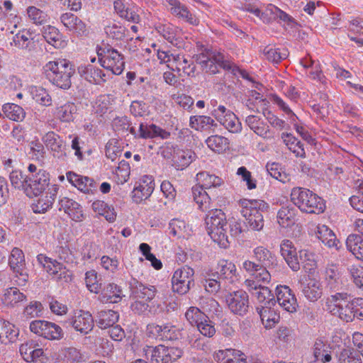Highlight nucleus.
<instances>
[{"mask_svg": "<svg viewBox=\"0 0 363 363\" xmlns=\"http://www.w3.org/2000/svg\"><path fill=\"white\" fill-rule=\"evenodd\" d=\"M154 189L155 182L152 177L145 175L138 186H135L132 191L133 201L136 203H140L151 196Z\"/></svg>", "mask_w": 363, "mask_h": 363, "instance_id": "obj_17", "label": "nucleus"}, {"mask_svg": "<svg viewBox=\"0 0 363 363\" xmlns=\"http://www.w3.org/2000/svg\"><path fill=\"white\" fill-rule=\"evenodd\" d=\"M116 174L118 177V182L124 184L128 181L130 176V164L128 162L122 160L119 162L118 166L116 169Z\"/></svg>", "mask_w": 363, "mask_h": 363, "instance_id": "obj_61", "label": "nucleus"}, {"mask_svg": "<svg viewBox=\"0 0 363 363\" xmlns=\"http://www.w3.org/2000/svg\"><path fill=\"white\" fill-rule=\"evenodd\" d=\"M85 282L88 289L93 293L97 294L100 289L101 284L97 280V273L94 270H90L85 274Z\"/></svg>", "mask_w": 363, "mask_h": 363, "instance_id": "obj_60", "label": "nucleus"}, {"mask_svg": "<svg viewBox=\"0 0 363 363\" xmlns=\"http://www.w3.org/2000/svg\"><path fill=\"white\" fill-rule=\"evenodd\" d=\"M129 288L133 297L145 299L147 302L151 301L157 294L154 286L143 284L134 278L129 281Z\"/></svg>", "mask_w": 363, "mask_h": 363, "instance_id": "obj_18", "label": "nucleus"}, {"mask_svg": "<svg viewBox=\"0 0 363 363\" xmlns=\"http://www.w3.org/2000/svg\"><path fill=\"white\" fill-rule=\"evenodd\" d=\"M325 288L330 291H336L342 285L338 267L335 264L328 265L325 271Z\"/></svg>", "mask_w": 363, "mask_h": 363, "instance_id": "obj_32", "label": "nucleus"}, {"mask_svg": "<svg viewBox=\"0 0 363 363\" xmlns=\"http://www.w3.org/2000/svg\"><path fill=\"white\" fill-rule=\"evenodd\" d=\"M27 13L33 23L41 25L47 21L48 15L35 6H29Z\"/></svg>", "mask_w": 363, "mask_h": 363, "instance_id": "obj_59", "label": "nucleus"}, {"mask_svg": "<svg viewBox=\"0 0 363 363\" xmlns=\"http://www.w3.org/2000/svg\"><path fill=\"white\" fill-rule=\"evenodd\" d=\"M276 301H268V306H258L256 311L259 315L262 324L266 328H272L279 320V314L272 308Z\"/></svg>", "mask_w": 363, "mask_h": 363, "instance_id": "obj_19", "label": "nucleus"}, {"mask_svg": "<svg viewBox=\"0 0 363 363\" xmlns=\"http://www.w3.org/2000/svg\"><path fill=\"white\" fill-rule=\"evenodd\" d=\"M359 352L346 348L343 349L338 355L340 363H362Z\"/></svg>", "mask_w": 363, "mask_h": 363, "instance_id": "obj_54", "label": "nucleus"}, {"mask_svg": "<svg viewBox=\"0 0 363 363\" xmlns=\"http://www.w3.org/2000/svg\"><path fill=\"white\" fill-rule=\"evenodd\" d=\"M257 301L260 303H263L262 306H268V301H276L274 298L269 289L267 286H261L257 291L252 292Z\"/></svg>", "mask_w": 363, "mask_h": 363, "instance_id": "obj_58", "label": "nucleus"}, {"mask_svg": "<svg viewBox=\"0 0 363 363\" xmlns=\"http://www.w3.org/2000/svg\"><path fill=\"white\" fill-rule=\"evenodd\" d=\"M140 137L143 138H160L167 139L170 137V133L155 125H144L140 123L139 127Z\"/></svg>", "mask_w": 363, "mask_h": 363, "instance_id": "obj_35", "label": "nucleus"}, {"mask_svg": "<svg viewBox=\"0 0 363 363\" xmlns=\"http://www.w3.org/2000/svg\"><path fill=\"white\" fill-rule=\"evenodd\" d=\"M9 179L13 187L21 189L25 192V188L28 185L27 175H25L22 171L15 169L10 172Z\"/></svg>", "mask_w": 363, "mask_h": 363, "instance_id": "obj_53", "label": "nucleus"}, {"mask_svg": "<svg viewBox=\"0 0 363 363\" xmlns=\"http://www.w3.org/2000/svg\"><path fill=\"white\" fill-rule=\"evenodd\" d=\"M245 122L250 130L257 135L264 139H272L274 138V132L259 116L249 115L246 116Z\"/></svg>", "mask_w": 363, "mask_h": 363, "instance_id": "obj_21", "label": "nucleus"}, {"mask_svg": "<svg viewBox=\"0 0 363 363\" xmlns=\"http://www.w3.org/2000/svg\"><path fill=\"white\" fill-rule=\"evenodd\" d=\"M206 143L211 150L217 153H223L229 150V140L222 135H211L206 140Z\"/></svg>", "mask_w": 363, "mask_h": 363, "instance_id": "obj_40", "label": "nucleus"}, {"mask_svg": "<svg viewBox=\"0 0 363 363\" xmlns=\"http://www.w3.org/2000/svg\"><path fill=\"white\" fill-rule=\"evenodd\" d=\"M113 126L116 131L128 132L135 135V130L130 127V122L127 116H118L113 121Z\"/></svg>", "mask_w": 363, "mask_h": 363, "instance_id": "obj_56", "label": "nucleus"}, {"mask_svg": "<svg viewBox=\"0 0 363 363\" xmlns=\"http://www.w3.org/2000/svg\"><path fill=\"white\" fill-rule=\"evenodd\" d=\"M290 198L294 205L303 213L320 214L325 209L324 200L308 189L294 187Z\"/></svg>", "mask_w": 363, "mask_h": 363, "instance_id": "obj_3", "label": "nucleus"}, {"mask_svg": "<svg viewBox=\"0 0 363 363\" xmlns=\"http://www.w3.org/2000/svg\"><path fill=\"white\" fill-rule=\"evenodd\" d=\"M173 14L184 19L192 26H198L199 24V19L194 14L191 13L185 5L175 8L173 10Z\"/></svg>", "mask_w": 363, "mask_h": 363, "instance_id": "obj_55", "label": "nucleus"}, {"mask_svg": "<svg viewBox=\"0 0 363 363\" xmlns=\"http://www.w3.org/2000/svg\"><path fill=\"white\" fill-rule=\"evenodd\" d=\"M196 157L194 152L191 150L174 147L172 154L173 166L178 170L184 169L196 159Z\"/></svg>", "mask_w": 363, "mask_h": 363, "instance_id": "obj_26", "label": "nucleus"}, {"mask_svg": "<svg viewBox=\"0 0 363 363\" xmlns=\"http://www.w3.org/2000/svg\"><path fill=\"white\" fill-rule=\"evenodd\" d=\"M66 175L67 180L72 185L84 193H89L96 188L94 181L88 177H84L73 172H68Z\"/></svg>", "mask_w": 363, "mask_h": 363, "instance_id": "obj_29", "label": "nucleus"}, {"mask_svg": "<svg viewBox=\"0 0 363 363\" xmlns=\"http://www.w3.org/2000/svg\"><path fill=\"white\" fill-rule=\"evenodd\" d=\"M38 175L27 177L28 185L25 188V194L32 198L38 196L49 186L50 175L46 171H40Z\"/></svg>", "mask_w": 363, "mask_h": 363, "instance_id": "obj_13", "label": "nucleus"}, {"mask_svg": "<svg viewBox=\"0 0 363 363\" xmlns=\"http://www.w3.org/2000/svg\"><path fill=\"white\" fill-rule=\"evenodd\" d=\"M313 355L316 361L329 363L332 360V347L323 337L315 339L312 347Z\"/></svg>", "mask_w": 363, "mask_h": 363, "instance_id": "obj_24", "label": "nucleus"}, {"mask_svg": "<svg viewBox=\"0 0 363 363\" xmlns=\"http://www.w3.org/2000/svg\"><path fill=\"white\" fill-rule=\"evenodd\" d=\"M189 125L191 128L196 130H204L208 126L216 127L215 121L208 116H194L190 117Z\"/></svg>", "mask_w": 363, "mask_h": 363, "instance_id": "obj_50", "label": "nucleus"}, {"mask_svg": "<svg viewBox=\"0 0 363 363\" xmlns=\"http://www.w3.org/2000/svg\"><path fill=\"white\" fill-rule=\"evenodd\" d=\"M60 357L65 363H79L83 361L84 356L74 347H67L61 350Z\"/></svg>", "mask_w": 363, "mask_h": 363, "instance_id": "obj_52", "label": "nucleus"}, {"mask_svg": "<svg viewBox=\"0 0 363 363\" xmlns=\"http://www.w3.org/2000/svg\"><path fill=\"white\" fill-rule=\"evenodd\" d=\"M205 224L211 239L220 247L227 248L229 241L226 235V216L223 211L218 208L208 210L205 218Z\"/></svg>", "mask_w": 363, "mask_h": 363, "instance_id": "obj_4", "label": "nucleus"}, {"mask_svg": "<svg viewBox=\"0 0 363 363\" xmlns=\"http://www.w3.org/2000/svg\"><path fill=\"white\" fill-rule=\"evenodd\" d=\"M183 354V350L178 347H167L159 345L147 346L145 355L150 363H173Z\"/></svg>", "mask_w": 363, "mask_h": 363, "instance_id": "obj_7", "label": "nucleus"}, {"mask_svg": "<svg viewBox=\"0 0 363 363\" xmlns=\"http://www.w3.org/2000/svg\"><path fill=\"white\" fill-rule=\"evenodd\" d=\"M77 70L79 75L90 83L100 84L106 80L104 71L93 65H80Z\"/></svg>", "mask_w": 363, "mask_h": 363, "instance_id": "obj_23", "label": "nucleus"}, {"mask_svg": "<svg viewBox=\"0 0 363 363\" xmlns=\"http://www.w3.org/2000/svg\"><path fill=\"white\" fill-rule=\"evenodd\" d=\"M29 93L37 103L45 106L52 104V98L43 87L31 86L29 87Z\"/></svg>", "mask_w": 363, "mask_h": 363, "instance_id": "obj_45", "label": "nucleus"}, {"mask_svg": "<svg viewBox=\"0 0 363 363\" xmlns=\"http://www.w3.org/2000/svg\"><path fill=\"white\" fill-rule=\"evenodd\" d=\"M255 257L260 265L267 266L269 269L274 268L277 265L275 255L268 249L259 246L253 250Z\"/></svg>", "mask_w": 363, "mask_h": 363, "instance_id": "obj_38", "label": "nucleus"}, {"mask_svg": "<svg viewBox=\"0 0 363 363\" xmlns=\"http://www.w3.org/2000/svg\"><path fill=\"white\" fill-rule=\"evenodd\" d=\"M26 299V296L18 288L11 287L4 294L3 301L6 305L13 306Z\"/></svg>", "mask_w": 363, "mask_h": 363, "instance_id": "obj_49", "label": "nucleus"}, {"mask_svg": "<svg viewBox=\"0 0 363 363\" xmlns=\"http://www.w3.org/2000/svg\"><path fill=\"white\" fill-rule=\"evenodd\" d=\"M157 32L169 43L181 47L183 41L180 37L181 30L171 23L160 24L156 27Z\"/></svg>", "mask_w": 363, "mask_h": 363, "instance_id": "obj_28", "label": "nucleus"}, {"mask_svg": "<svg viewBox=\"0 0 363 363\" xmlns=\"http://www.w3.org/2000/svg\"><path fill=\"white\" fill-rule=\"evenodd\" d=\"M263 54L269 61L279 63L288 57L289 51L286 48H276L268 45L264 48Z\"/></svg>", "mask_w": 363, "mask_h": 363, "instance_id": "obj_44", "label": "nucleus"}, {"mask_svg": "<svg viewBox=\"0 0 363 363\" xmlns=\"http://www.w3.org/2000/svg\"><path fill=\"white\" fill-rule=\"evenodd\" d=\"M182 330L171 323L163 325L162 340H175L182 337Z\"/></svg>", "mask_w": 363, "mask_h": 363, "instance_id": "obj_57", "label": "nucleus"}, {"mask_svg": "<svg viewBox=\"0 0 363 363\" xmlns=\"http://www.w3.org/2000/svg\"><path fill=\"white\" fill-rule=\"evenodd\" d=\"M316 237L328 247H336L337 240L335 233L325 225H318L315 232Z\"/></svg>", "mask_w": 363, "mask_h": 363, "instance_id": "obj_41", "label": "nucleus"}, {"mask_svg": "<svg viewBox=\"0 0 363 363\" xmlns=\"http://www.w3.org/2000/svg\"><path fill=\"white\" fill-rule=\"evenodd\" d=\"M42 140L46 147L52 152L53 156L60 159L66 157V145L62 138L53 131L48 132Z\"/></svg>", "mask_w": 363, "mask_h": 363, "instance_id": "obj_16", "label": "nucleus"}, {"mask_svg": "<svg viewBox=\"0 0 363 363\" xmlns=\"http://www.w3.org/2000/svg\"><path fill=\"white\" fill-rule=\"evenodd\" d=\"M99 62L101 67L112 74H121L125 67L124 56L110 45H103L96 49Z\"/></svg>", "mask_w": 363, "mask_h": 363, "instance_id": "obj_6", "label": "nucleus"}, {"mask_svg": "<svg viewBox=\"0 0 363 363\" xmlns=\"http://www.w3.org/2000/svg\"><path fill=\"white\" fill-rule=\"evenodd\" d=\"M217 363H247L246 355L235 349L220 350L213 354Z\"/></svg>", "mask_w": 363, "mask_h": 363, "instance_id": "obj_20", "label": "nucleus"}, {"mask_svg": "<svg viewBox=\"0 0 363 363\" xmlns=\"http://www.w3.org/2000/svg\"><path fill=\"white\" fill-rule=\"evenodd\" d=\"M30 37V33L28 31L19 30L13 36L12 41L10 43V45L11 46H15L19 50L30 51L33 44Z\"/></svg>", "mask_w": 363, "mask_h": 363, "instance_id": "obj_43", "label": "nucleus"}, {"mask_svg": "<svg viewBox=\"0 0 363 363\" xmlns=\"http://www.w3.org/2000/svg\"><path fill=\"white\" fill-rule=\"evenodd\" d=\"M59 211H63L74 221H82L84 218L82 208L77 201L67 197L61 198L58 202Z\"/></svg>", "mask_w": 363, "mask_h": 363, "instance_id": "obj_22", "label": "nucleus"}, {"mask_svg": "<svg viewBox=\"0 0 363 363\" xmlns=\"http://www.w3.org/2000/svg\"><path fill=\"white\" fill-rule=\"evenodd\" d=\"M99 247L94 242H87L82 248V255L84 260H94L98 257Z\"/></svg>", "mask_w": 363, "mask_h": 363, "instance_id": "obj_64", "label": "nucleus"}, {"mask_svg": "<svg viewBox=\"0 0 363 363\" xmlns=\"http://www.w3.org/2000/svg\"><path fill=\"white\" fill-rule=\"evenodd\" d=\"M221 125L231 133H238L242 129L241 123L234 113H229L228 117L221 123Z\"/></svg>", "mask_w": 363, "mask_h": 363, "instance_id": "obj_63", "label": "nucleus"}, {"mask_svg": "<svg viewBox=\"0 0 363 363\" xmlns=\"http://www.w3.org/2000/svg\"><path fill=\"white\" fill-rule=\"evenodd\" d=\"M211 57H213L214 60H216V62H217L223 69L231 70L234 74L239 71L241 72V74L244 78H247V76H245V72L240 70V69L233 62L226 60L224 55L220 52L206 51L204 52H199V54L193 56L194 61L199 64L201 67L203 65H206V62L209 61Z\"/></svg>", "mask_w": 363, "mask_h": 363, "instance_id": "obj_10", "label": "nucleus"}, {"mask_svg": "<svg viewBox=\"0 0 363 363\" xmlns=\"http://www.w3.org/2000/svg\"><path fill=\"white\" fill-rule=\"evenodd\" d=\"M43 36L50 45L57 48L61 43V35L57 28L52 26H47L43 28Z\"/></svg>", "mask_w": 363, "mask_h": 363, "instance_id": "obj_51", "label": "nucleus"}, {"mask_svg": "<svg viewBox=\"0 0 363 363\" xmlns=\"http://www.w3.org/2000/svg\"><path fill=\"white\" fill-rule=\"evenodd\" d=\"M63 335L62 329L59 325L54 323H48L44 338L48 340H60L62 338Z\"/></svg>", "mask_w": 363, "mask_h": 363, "instance_id": "obj_62", "label": "nucleus"}, {"mask_svg": "<svg viewBox=\"0 0 363 363\" xmlns=\"http://www.w3.org/2000/svg\"><path fill=\"white\" fill-rule=\"evenodd\" d=\"M194 269L186 265L177 269L172 278L173 291L186 294L194 284Z\"/></svg>", "mask_w": 363, "mask_h": 363, "instance_id": "obj_8", "label": "nucleus"}, {"mask_svg": "<svg viewBox=\"0 0 363 363\" xmlns=\"http://www.w3.org/2000/svg\"><path fill=\"white\" fill-rule=\"evenodd\" d=\"M242 208L240 213L245 218V224L250 230L260 231L263 229L264 221L263 213L267 212L269 206L263 200L240 199Z\"/></svg>", "mask_w": 363, "mask_h": 363, "instance_id": "obj_2", "label": "nucleus"}, {"mask_svg": "<svg viewBox=\"0 0 363 363\" xmlns=\"http://www.w3.org/2000/svg\"><path fill=\"white\" fill-rule=\"evenodd\" d=\"M123 295L120 286L114 283L107 284L99 296L100 300L104 303H118Z\"/></svg>", "mask_w": 363, "mask_h": 363, "instance_id": "obj_36", "label": "nucleus"}, {"mask_svg": "<svg viewBox=\"0 0 363 363\" xmlns=\"http://www.w3.org/2000/svg\"><path fill=\"white\" fill-rule=\"evenodd\" d=\"M43 69L46 79L52 84L65 90L71 87V79L75 69L67 60L50 61L43 66Z\"/></svg>", "mask_w": 363, "mask_h": 363, "instance_id": "obj_1", "label": "nucleus"}, {"mask_svg": "<svg viewBox=\"0 0 363 363\" xmlns=\"http://www.w3.org/2000/svg\"><path fill=\"white\" fill-rule=\"evenodd\" d=\"M77 108L74 103L68 102L57 108V116L62 122H70L77 114Z\"/></svg>", "mask_w": 363, "mask_h": 363, "instance_id": "obj_48", "label": "nucleus"}, {"mask_svg": "<svg viewBox=\"0 0 363 363\" xmlns=\"http://www.w3.org/2000/svg\"><path fill=\"white\" fill-rule=\"evenodd\" d=\"M9 266L17 278L15 281L19 286H24L28 275L25 267L24 255L21 250L13 248L9 259Z\"/></svg>", "mask_w": 363, "mask_h": 363, "instance_id": "obj_11", "label": "nucleus"}, {"mask_svg": "<svg viewBox=\"0 0 363 363\" xmlns=\"http://www.w3.org/2000/svg\"><path fill=\"white\" fill-rule=\"evenodd\" d=\"M224 284H232L236 278V267L230 261L221 259L218 262L216 268Z\"/></svg>", "mask_w": 363, "mask_h": 363, "instance_id": "obj_34", "label": "nucleus"}, {"mask_svg": "<svg viewBox=\"0 0 363 363\" xmlns=\"http://www.w3.org/2000/svg\"><path fill=\"white\" fill-rule=\"evenodd\" d=\"M225 301L229 310L235 315L243 316L248 311L249 296L243 290L229 293L226 296Z\"/></svg>", "mask_w": 363, "mask_h": 363, "instance_id": "obj_12", "label": "nucleus"}, {"mask_svg": "<svg viewBox=\"0 0 363 363\" xmlns=\"http://www.w3.org/2000/svg\"><path fill=\"white\" fill-rule=\"evenodd\" d=\"M353 299L347 293H336L327 298L326 307L332 315L347 323L354 319Z\"/></svg>", "mask_w": 363, "mask_h": 363, "instance_id": "obj_5", "label": "nucleus"}, {"mask_svg": "<svg viewBox=\"0 0 363 363\" xmlns=\"http://www.w3.org/2000/svg\"><path fill=\"white\" fill-rule=\"evenodd\" d=\"M104 31L107 36L115 40H131L132 37H129V31L127 28L119 23L109 22L104 27Z\"/></svg>", "mask_w": 363, "mask_h": 363, "instance_id": "obj_33", "label": "nucleus"}, {"mask_svg": "<svg viewBox=\"0 0 363 363\" xmlns=\"http://www.w3.org/2000/svg\"><path fill=\"white\" fill-rule=\"evenodd\" d=\"M202 313L198 308L191 307L185 313L186 319L191 325L195 323L199 331L205 337H212L216 334L214 323L207 317L202 320Z\"/></svg>", "mask_w": 363, "mask_h": 363, "instance_id": "obj_9", "label": "nucleus"}, {"mask_svg": "<svg viewBox=\"0 0 363 363\" xmlns=\"http://www.w3.org/2000/svg\"><path fill=\"white\" fill-rule=\"evenodd\" d=\"M119 319L118 312L108 309L101 310L95 315L94 322L101 329H107L116 324Z\"/></svg>", "mask_w": 363, "mask_h": 363, "instance_id": "obj_31", "label": "nucleus"}, {"mask_svg": "<svg viewBox=\"0 0 363 363\" xmlns=\"http://www.w3.org/2000/svg\"><path fill=\"white\" fill-rule=\"evenodd\" d=\"M19 352L23 359L28 362H42L41 358L44 354L43 349L39 348L38 345L33 340L22 344Z\"/></svg>", "mask_w": 363, "mask_h": 363, "instance_id": "obj_25", "label": "nucleus"}, {"mask_svg": "<svg viewBox=\"0 0 363 363\" xmlns=\"http://www.w3.org/2000/svg\"><path fill=\"white\" fill-rule=\"evenodd\" d=\"M197 180L201 183V186L203 189L207 190L209 192L217 193L216 189L220 186L223 183L221 178L210 174L208 172H200L197 174Z\"/></svg>", "mask_w": 363, "mask_h": 363, "instance_id": "obj_37", "label": "nucleus"}, {"mask_svg": "<svg viewBox=\"0 0 363 363\" xmlns=\"http://www.w3.org/2000/svg\"><path fill=\"white\" fill-rule=\"evenodd\" d=\"M302 293L308 301H316L322 295L320 284L317 281L311 280L303 286Z\"/></svg>", "mask_w": 363, "mask_h": 363, "instance_id": "obj_46", "label": "nucleus"}, {"mask_svg": "<svg viewBox=\"0 0 363 363\" xmlns=\"http://www.w3.org/2000/svg\"><path fill=\"white\" fill-rule=\"evenodd\" d=\"M192 194L194 200L198 204L199 208L203 211L210 210L211 197L216 199L218 196V193L209 192L203 189L201 186H194L192 188Z\"/></svg>", "mask_w": 363, "mask_h": 363, "instance_id": "obj_30", "label": "nucleus"}, {"mask_svg": "<svg viewBox=\"0 0 363 363\" xmlns=\"http://www.w3.org/2000/svg\"><path fill=\"white\" fill-rule=\"evenodd\" d=\"M69 323L77 331L88 334L94 325V318L89 311L83 310L75 312L74 315L69 320Z\"/></svg>", "mask_w": 363, "mask_h": 363, "instance_id": "obj_14", "label": "nucleus"}, {"mask_svg": "<svg viewBox=\"0 0 363 363\" xmlns=\"http://www.w3.org/2000/svg\"><path fill=\"white\" fill-rule=\"evenodd\" d=\"M60 20L69 30L77 33L78 35H86L88 33L85 23L73 13H63Z\"/></svg>", "mask_w": 363, "mask_h": 363, "instance_id": "obj_27", "label": "nucleus"}, {"mask_svg": "<svg viewBox=\"0 0 363 363\" xmlns=\"http://www.w3.org/2000/svg\"><path fill=\"white\" fill-rule=\"evenodd\" d=\"M296 210L292 206H282L277 213V220L283 228H289L296 222Z\"/></svg>", "mask_w": 363, "mask_h": 363, "instance_id": "obj_39", "label": "nucleus"}, {"mask_svg": "<svg viewBox=\"0 0 363 363\" xmlns=\"http://www.w3.org/2000/svg\"><path fill=\"white\" fill-rule=\"evenodd\" d=\"M276 295V303L278 302L279 305L284 310L289 313H294L296 311V308L298 307L297 300L289 286H277Z\"/></svg>", "mask_w": 363, "mask_h": 363, "instance_id": "obj_15", "label": "nucleus"}, {"mask_svg": "<svg viewBox=\"0 0 363 363\" xmlns=\"http://www.w3.org/2000/svg\"><path fill=\"white\" fill-rule=\"evenodd\" d=\"M2 111L6 117L14 121H21L26 116L23 108L16 104H4Z\"/></svg>", "mask_w": 363, "mask_h": 363, "instance_id": "obj_47", "label": "nucleus"}, {"mask_svg": "<svg viewBox=\"0 0 363 363\" xmlns=\"http://www.w3.org/2000/svg\"><path fill=\"white\" fill-rule=\"evenodd\" d=\"M347 249L359 259L363 260V237L357 234L350 235L346 241Z\"/></svg>", "mask_w": 363, "mask_h": 363, "instance_id": "obj_42", "label": "nucleus"}]
</instances>
